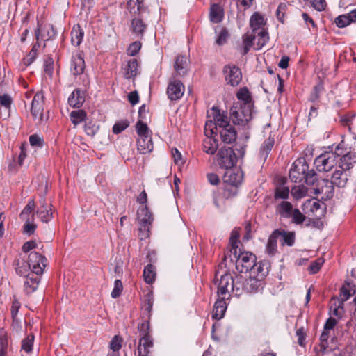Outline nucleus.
Instances as JSON below:
<instances>
[{
  "label": "nucleus",
  "instance_id": "8fccbe9b",
  "mask_svg": "<svg viewBox=\"0 0 356 356\" xmlns=\"http://www.w3.org/2000/svg\"><path fill=\"white\" fill-rule=\"evenodd\" d=\"M328 338H329V332H327L326 330H323L320 337L319 346L317 348L323 353H325L327 351Z\"/></svg>",
  "mask_w": 356,
  "mask_h": 356
},
{
  "label": "nucleus",
  "instance_id": "20e7f679",
  "mask_svg": "<svg viewBox=\"0 0 356 356\" xmlns=\"http://www.w3.org/2000/svg\"><path fill=\"white\" fill-rule=\"evenodd\" d=\"M337 157H339L338 166L339 168L350 171L356 163V153L347 147L345 142L342 140L336 147Z\"/></svg>",
  "mask_w": 356,
  "mask_h": 356
},
{
  "label": "nucleus",
  "instance_id": "0eeeda50",
  "mask_svg": "<svg viewBox=\"0 0 356 356\" xmlns=\"http://www.w3.org/2000/svg\"><path fill=\"white\" fill-rule=\"evenodd\" d=\"M230 117L234 124L245 126L252 119L251 105L234 106L231 109Z\"/></svg>",
  "mask_w": 356,
  "mask_h": 356
},
{
  "label": "nucleus",
  "instance_id": "58836bf2",
  "mask_svg": "<svg viewBox=\"0 0 356 356\" xmlns=\"http://www.w3.org/2000/svg\"><path fill=\"white\" fill-rule=\"evenodd\" d=\"M37 213L38 214L41 220L44 222H49L52 218L51 208L50 206L43 202L42 207L38 210Z\"/></svg>",
  "mask_w": 356,
  "mask_h": 356
},
{
  "label": "nucleus",
  "instance_id": "412c9836",
  "mask_svg": "<svg viewBox=\"0 0 356 356\" xmlns=\"http://www.w3.org/2000/svg\"><path fill=\"white\" fill-rule=\"evenodd\" d=\"M85 61L80 54L73 55L70 64V72L74 76H81L85 69Z\"/></svg>",
  "mask_w": 356,
  "mask_h": 356
},
{
  "label": "nucleus",
  "instance_id": "3c124183",
  "mask_svg": "<svg viewBox=\"0 0 356 356\" xmlns=\"http://www.w3.org/2000/svg\"><path fill=\"white\" fill-rule=\"evenodd\" d=\"M307 189L303 186H295L291 188V195L296 200L302 198L306 195Z\"/></svg>",
  "mask_w": 356,
  "mask_h": 356
},
{
  "label": "nucleus",
  "instance_id": "6ab92c4d",
  "mask_svg": "<svg viewBox=\"0 0 356 356\" xmlns=\"http://www.w3.org/2000/svg\"><path fill=\"white\" fill-rule=\"evenodd\" d=\"M189 60L185 56H177L174 63L173 76H184L188 70Z\"/></svg>",
  "mask_w": 356,
  "mask_h": 356
},
{
  "label": "nucleus",
  "instance_id": "774afa93",
  "mask_svg": "<svg viewBox=\"0 0 356 356\" xmlns=\"http://www.w3.org/2000/svg\"><path fill=\"white\" fill-rule=\"evenodd\" d=\"M35 209V202L33 200H29L28 204L24 208L22 211L20 213V217L22 218H25V216L31 213Z\"/></svg>",
  "mask_w": 356,
  "mask_h": 356
},
{
  "label": "nucleus",
  "instance_id": "5fc2aeb1",
  "mask_svg": "<svg viewBox=\"0 0 356 356\" xmlns=\"http://www.w3.org/2000/svg\"><path fill=\"white\" fill-rule=\"evenodd\" d=\"M12 102L13 100L10 95L7 94L0 95V105L4 108L6 111H7L8 115H9V111Z\"/></svg>",
  "mask_w": 356,
  "mask_h": 356
},
{
  "label": "nucleus",
  "instance_id": "bf43d9fd",
  "mask_svg": "<svg viewBox=\"0 0 356 356\" xmlns=\"http://www.w3.org/2000/svg\"><path fill=\"white\" fill-rule=\"evenodd\" d=\"M29 143L31 146L35 147H42L44 143L43 138L36 134L30 136Z\"/></svg>",
  "mask_w": 356,
  "mask_h": 356
},
{
  "label": "nucleus",
  "instance_id": "393cba45",
  "mask_svg": "<svg viewBox=\"0 0 356 356\" xmlns=\"http://www.w3.org/2000/svg\"><path fill=\"white\" fill-rule=\"evenodd\" d=\"M153 143L151 136L138 137L137 140V149L140 154L149 153L153 149Z\"/></svg>",
  "mask_w": 356,
  "mask_h": 356
},
{
  "label": "nucleus",
  "instance_id": "c03bdc74",
  "mask_svg": "<svg viewBox=\"0 0 356 356\" xmlns=\"http://www.w3.org/2000/svg\"><path fill=\"white\" fill-rule=\"evenodd\" d=\"M351 291L350 284L343 285L339 293V307H343V302L349 299L351 296Z\"/></svg>",
  "mask_w": 356,
  "mask_h": 356
},
{
  "label": "nucleus",
  "instance_id": "338daca9",
  "mask_svg": "<svg viewBox=\"0 0 356 356\" xmlns=\"http://www.w3.org/2000/svg\"><path fill=\"white\" fill-rule=\"evenodd\" d=\"M21 307V304L17 300V299L14 297L12 305H11V316L14 321L17 319V316L19 312V309Z\"/></svg>",
  "mask_w": 356,
  "mask_h": 356
},
{
  "label": "nucleus",
  "instance_id": "2f4dec72",
  "mask_svg": "<svg viewBox=\"0 0 356 356\" xmlns=\"http://www.w3.org/2000/svg\"><path fill=\"white\" fill-rule=\"evenodd\" d=\"M19 258L15 261V272L20 276L26 277L29 273H31V269L26 259Z\"/></svg>",
  "mask_w": 356,
  "mask_h": 356
},
{
  "label": "nucleus",
  "instance_id": "f257e3e1",
  "mask_svg": "<svg viewBox=\"0 0 356 356\" xmlns=\"http://www.w3.org/2000/svg\"><path fill=\"white\" fill-rule=\"evenodd\" d=\"M213 122L210 120H207L204 126V133L215 135L219 132L221 139L224 143H232L236 139V131L233 125L229 123L228 118L220 111L213 106L211 108Z\"/></svg>",
  "mask_w": 356,
  "mask_h": 356
},
{
  "label": "nucleus",
  "instance_id": "4c0bfd02",
  "mask_svg": "<svg viewBox=\"0 0 356 356\" xmlns=\"http://www.w3.org/2000/svg\"><path fill=\"white\" fill-rule=\"evenodd\" d=\"M279 238L282 245H287L292 246L295 242V233L293 232H286L279 230Z\"/></svg>",
  "mask_w": 356,
  "mask_h": 356
},
{
  "label": "nucleus",
  "instance_id": "cd10ccee",
  "mask_svg": "<svg viewBox=\"0 0 356 356\" xmlns=\"http://www.w3.org/2000/svg\"><path fill=\"white\" fill-rule=\"evenodd\" d=\"M209 18L213 23H220L224 18V9L218 3H214L211 6L209 12Z\"/></svg>",
  "mask_w": 356,
  "mask_h": 356
},
{
  "label": "nucleus",
  "instance_id": "aec40b11",
  "mask_svg": "<svg viewBox=\"0 0 356 356\" xmlns=\"http://www.w3.org/2000/svg\"><path fill=\"white\" fill-rule=\"evenodd\" d=\"M40 275H35V273H29L25 277L24 282V291L27 294H31L35 292L40 282Z\"/></svg>",
  "mask_w": 356,
  "mask_h": 356
},
{
  "label": "nucleus",
  "instance_id": "9d476101",
  "mask_svg": "<svg viewBox=\"0 0 356 356\" xmlns=\"http://www.w3.org/2000/svg\"><path fill=\"white\" fill-rule=\"evenodd\" d=\"M26 259L31 269V273H35L38 275H41L43 273L47 261L44 256L37 252L32 251L28 254Z\"/></svg>",
  "mask_w": 356,
  "mask_h": 356
},
{
  "label": "nucleus",
  "instance_id": "9b49d317",
  "mask_svg": "<svg viewBox=\"0 0 356 356\" xmlns=\"http://www.w3.org/2000/svg\"><path fill=\"white\" fill-rule=\"evenodd\" d=\"M309 166L305 160H296L289 171V177L295 183L302 182L308 171Z\"/></svg>",
  "mask_w": 356,
  "mask_h": 356
},
{
  "label": "nucleus",
  "instance_id": "ea45409f",
  "mask_svg": "<svg viewBox=\"0 0 356 356\" xmlns=\"http://www.w3.org/2000/svg\"><path fill=\"white\" fill-rule=\"evenodd\" d=\"M269 37L266 30H261L256 33L255 49H261L268 41Z\"/></svg>",
  "mask_w": 356,
  "mask_h": 356
},
{
  "label": "nucleus",
  "instance_id": "f03ea898",
  "mask_svg": "<svg viewBox=\"0 0 356 356\" xmlns=\"http://www.w3.org/2000/svg\"><path fill=\"white\" fill-rule=\"evenodd\" d=\"M127 6L132 14L131 30L138 37H142L147 26L144 17L147 9L141 0H129Z\"/></svg>",
  "mask_w": 356,
  "mask_h": 356
},
{
  "label": "nucleus",
  "instance_id": "c85d7f7f",
  "mask_svg": "<svg viewBox=\"0 0 356 356\" xmlns=\"http://www.w3.org/2000/svg\"><path fill=\"white\" fill-rule=\"evenodd\" d=\"M261 285L259 278L250 275L249 278L244 279L243 289L246 293H255Z\"/></svg>",
  "mask_w": 356,
  "mask_h": 356
},
{
  "label": "nucleus",
  "instance_id": "0e129e2a",
  "mask_svg": "<svg viewBox=\"0 0 356 356\" xmlns=\"http://www.w3.org/2000/svg\"><path fill=\"white\" fill-rule=\"evenodd\" d=\"M84 130L87 135L93 136L98 131V126L92 122H88L86 123Z\"/></svg>",
  "mask_w": 356,
  "mask_h": 356
},
{
  "label": "nucleus",
  "instance_id": "6e6d98bb",
  "mask_svg": "<svg viewBox=\"0 0 356 356\" xmlns=\"http://www.w3.org/2000/svg\"><path fill=\"white\" fill-rule=\"evenodd\" d=\"M34 336L29 335L22 341V348L26 353L32 350L33 346Z\"/></svg>",
  "mask_w": 356,
  "mask_h": 356
},
{
  "label": "nucleus",
  "instance_id": "72a5a7b5",
  "mask_svg": "<svg viewBox=\"0 0 356 356\" xmlns=\"http://www.w3.org/2000/svg\"><path fill=\"white\" fill-rule=\"evenodd\" d=\"M275 144V138L271 135L269 136V137L264 140L263 144L261 145L260 147L259 151V156L260 158L266 161L269 153L272 150L273 147Z\"/></svg>",
  "mask_w": 356,
  "mask_h": 356
},
{
  "label": "nucleus",
  "instance_id": "6e6552de",
  "mask_svg": "<svg viewBox=\"0 0 356 356\" xmlns=\"http://www.w3.org/2000/svg\"><path fill=\"white\" fill-rule=\"evenodd\" d=\"M138 330L142 335L138 346V355L147 356L149 353V349L153 347V340L148 332L149 323L144 322L140 324Z\"/></svg>",
  "mask_w": 356,
  "mask_h": 356
},
{
  "label": "nucleus",
  "instance_id": "37998d69",
  "mask_svg": "<svg viewBox=\"0 0 356 356\" xmlns=\"http://www.w3.org/2000/svg\"><path fill=\"white\" fill-rule=\"evenodd\" d=\"M238 100L243 102V105H251L252 97L246 87L241 88L236 93Z\"/></svg>",
  "mask_w": 356,
  "mask_h": 356
},
{
  "label": "nucleus",
  "instance_id": "a18cd8bd",
  "mask_svg": "<svg viewBox=\"0 0 356 356\" xmlns=\"http://www.w3.org/2000/svg\"><path fill=\"white\" fill-rule=\"evenodd\" d=\"M154 266L152 264H148L145 267L143 270V277L146 283L151 284L155 279Z\"/></svg>",
  "mask_w": 356,
  "mask_h": 356
},
{
  "label": "nucleus",
  "instance_id": "ddd939ff",
  "mask_svg": "<svg viewBox=\"0 0 356 356\" xmlns=\"http://www.w3.org/2000/svg\"><path fill=\"white\" fill-rule=\"evenodd\" d=\"M217 275L216 277H217ZM234 277L229 273H225L220 275V279L218 280L216 278V283L218 285V295L219 297H223L227 296V298L230 296L232 293V285Z\"/></svg>",
  "mask_w": 356,
  "mask_h": 356
},
{
  "label": "nucleus",
  "instance_id": "e2e57ef3",
  "mask_svg": "<svg viewBox=\"0 0 356 356\" xmlns=\"http://www.w3.org/2000/svg\"><path fill=\"white\" fill-rule=\"evenodd\" d=\"M309 2L311 6L318 11H322L325 9V0H309Z\"/></svg>",
  "mask_w": 356,
  "mask_h": 356
},
{
  "label": "nucleus",
  "instance_id": "f704fd0d",
  "mask_svg": "<svg viewBox=\"0 0 356 356\" xmlns=\"http://www.w3.org/2000/svg\"><path fill=\"white\" fill-rule=\"evenodd\" d=\"M83 35L84 31L83 29L81 28L80 25H74L71 31L72 44L75 47L79 46L82 42Z\"/></svg>",
  "mask_w": 356,
  "mask_h": 356
},
{
  "label": "nucleus",
  "instance_id": "423d86ee",
  "mask_svg": "<svg viewBox=\"0 0 356 356\" xmlns=\"http://www.w3.org/2000/svg\"><path fill=\"white\" fill-rule=\"evenodd\" d=\"M337 157L336 149L334 152H325L315 159L314 165L319 172H330L337 165Z\"/></svg>",
  "mask_w": 356,
  "mask_h": 356
},
{
  "label": "nucleus",
  "instance_id": "864d4df0",
  "mask_svg": "<svg viewBox=\"0 0 356 356\" xmlns=\"http://www.w3.org/2000/svg\"><path fill=\"white\" fill-rule=\"evenodd\" d=\"M289 195V188L286 186H280L276 188L275 193V199H287Z\"/></svg>",
  "mask_w": 356,
  "mask_h": 356
},
{
  "label": "nucleus",
  "instance_id": "b1692460",
  "mask_svg": "<svg viewBox=\"0 0 356 356\" xmlns=\"http://www.w3.org/2000/svg\"><path fill=\"white\" fill-rule=\"evenodd\" d=\"M225 299L226 298L225 296L219 297V298L216 301L212 313L213 318L220 320L223 318L227 310Z\"/></svg>",
  "mask_w": 356,
  "mask_h": 356
},
{
  "label": "nucleus",
  "instance_id": "7c9ffc66",
  "mask_svg": "<svg viewBox=\"0 0 356 356\" xmlns=\"http://www.w3.org/2000/svg\"><path fill=\"white\" fill-rule=\"evenodd\" d=\"M210 131H209V134H206V138L203 140V149L208 154H213L217 149H218V141L213 138V135L209 134Z\"/></svg>",
  "mask_w": 356,
  "mask_h": 356
},
{
  "label": "nucleus",
  "instance_id": "dca6fc26",
  "mask_svg": "<svg viewBox=\"0 0 356 356\" xmlns=\"http://www.w3.org/2000/svg\"><path fill=\"white\" fill-rule=\"evenodd\" d=\"M175 78V76H172L170 79L167 88V95L170 100L179 99L183 96L185 90L184 84Z\"/></svg>",
  "mask_w": 356,
  "mask_h": 356
},
{
  "label": "nucleus",
  "instance_id": "39448f33",
  "mask_svg": "<svg viewBox=\"0 0 356 356\" xmlns=\"http://www.w3.org/2000/svg\"><path fill=\"white\" fill-rule=\"evenodd\" d=\"M276 212L283 218H291V222L296 225L302 224L305 216L298 209L293 208L291 202L282 201L276 207Z\"/></svg>",
  "mask_w": 356,
  "mask_h": 356
},
{
  "label": "nucleus",
  "instance_id": "4be33fe9",
  "mask_svg": "<svg viewBox=\"0 0 356 356\" xmlns=\"http://www.w3.org/2000/svg\"><path fill=\"white\" fill-rule=\"evenodd\" d=\"M334 23L339 28H345L353 23H356V8L347 14L339 15L335 18Z\"/></svg>",
  "mask_w": 356,
  "mask_h": 356
},
{
  "label": "nucleus",
  "instance_id": "2eb2a0df",
  "mask_svg": "<svg viewBox=\"0 0 356 356\" xmlns=\"http://www.w3.org/2000/svg\"><path fill=\"white\" fill-rule=\"evenodd\" d=\"M44 95L42 92H38L31 102V113L35 120L39 122L43 121Z\"/></svg>",
  "mask_w": 356,
  "mask_h": 356
},
{
  "label": "nucleus",
  "instance_id": "bb28decb",
  "mask_svg": "<svg viewBox=\"0 0 356 356\" xmlns=\"http://www.w3.org/2000/svg\"><path fill=\"white\" fill-rule=\"evenodd\" d=\"M138 70V63L135 58L130 59L123 67V73L124 78L129 79L134 78Z\"/></svg>",
  "mask_w": 356,
  "mask_h": 356
},
{
  "label": "nucleus",
  "instance_id": "5701e85b",
  "mask_svg": "<svg viewBox=\"0 0 356 356\" xmlns=\"http://www.w3.org/2000/svg\"><path fill=\"white\" fill-rule=\"evenodd\" d=\"M55 36V31L51 24H45L44 26L39 25L35 31V37L38 40L44 41L49 40Z\"/></svg>",
  "mask_w": 356,
  "mask_h": 356
},
{
  "label": "nucleus",
  "instance_id": "79ce46f5",
  "mask_svg": "<svg viewBox=\"0 0 356 356\" xmlns=\"http://www.w3.org/2000/svg\"><path fill=\"white\" fill-rule=\"evenodd\" d=\"M70 120L74 126L86 120V113L83 110H76L70 113Z\"/></svg>",
  "mask_w": 356,
  "mask_h": 356
},
{
  "label": "nucleus",
  "instance_id": "4d7b16f0",
  "mask_svg": "<svg viewBox=\"0 0 356 356\" xmlns=\"http://www.w3.org/2000/svg\"><path fill=\"white\" fill-rule=\"evenodd\" d=\"M250 275L255 277L257 278H259V280L264 276V273H263V268L261 264H256L254 262V268L252 270H250Z\"/></svg>",
  "mask_w": 356,
  "mask_h": 356
},
{
  "label": "nucleus",
  "instance_id": "a211bd4d",
  "mask_svg": "<svg viewBox=\"0 0 356 356\" xmlns=\"http://www.w3.org/2000/svg\"><path fill=\"white\" fill-rule=\"evenodd\" d=\"M243 179V172L239 168H231L226 170L223 176L225 183L232 186H238Z\"/></svg>",
  "mask_w": 356,
  "mask_h": 356
},
{
  "label": "nucleus",
  "instance_id": "c9c22d12",
  "mask_svg": "<svg viewBox=\"0 0 356 356\" xmlns=\"http://www.w3.org/2000/svg\"><path fill=\"white\" fill-rule=\"evenodd\" d=\"M354 294L355 298L353 300L355 304V309L352 318L347 322L346 327H348V332L351 339L355 341L356 346V289L354 291Z\"/></svg>",
  "mask_w": 356,
  "mask_h": 356
},
{
  "label": "nucleus",
  "instance_id": "4468645a",
  "mask_svg": "<svg viewBox=\"0 0 356 356\" xmlns=\"http://www.w3.org/2000/svg\"><path fill=\"white\" fill-rule=\"evenodd\" d=\"M225 79L227 84L234 87L238 86L242 79V73L239 67L234 65H225L223 68Z\"/></svg>",
  "mask_w": 356,
  "mask_h": 356
},
{
  "label": "nucleus",
  "instance_id": "680f3d73",
  "mask_svg": "<svg viewBox=\"0 0 356 356\" xmlns=\"http://www.w3.org/2000/svg\"><path fill=\"white\" fill-rule=\"evenodd\" d=\"M129 126V122L127 120H121L117 122L113 127V131L114 134H120L122 131H124Z\"/></svg>",
  "mask_w": 356,
  "mask_h": 356
},
{
  "label": "nucleus",
  "instance_id": "7ed1b4c3",
  "mask_svg": "<svg viewBox=\"0 0 356 356\" xmlns=\"http://www.w3.org/2000/svg\"><path fill=\"white\" fill-rule=\"evenodd\" d=\"M334 169V170L330 177V182H329L328 180H322L321 182L325 185V187L321 186V187L314 188L316 194L323 193L332 194L333 191L332 185L341 188H343L346 185L350 175V171L339 168L338 165H337ZM328 195H327V196Z\"/></svg>",
  "mask_w": 356,
  "mask_h": 356
},
{
  "label": "nucleus",
  "instance_id": "a19ab883",
  "mask_svg": "<svg viewBox=\"0 0 356 356\" xmlns=\"http://www.w3.org/2000/svg\"><path fill=\"white\" fill-rule=\"evenodd\" d=\"M256 34L246 33L243 37V54H246L252 46L255 47Z\"/></svg>",
  "mask_w": 356,
  "mask_h": 356
},
{
  "label": "nucleus",
  "instance_id": "f3484780",
  "mask_svg": "<svg viewBox=\"0 0 356 356\" xmlns=\"http://www.w3.org/2000/svg\"><path fill=\"white\" fill-rule=\"evenodd\" d=\"M138 220L140 225L139 231L149 232L150 225L153 221V217L148 208L146 206H143L138 209Z\"/></svg>",
  "mask_w": 356,
  "mask_h": 356
},
{
  "label": "nucleus",
  "instance_id": "1a4fd4ad",
  "mask_svg": "<svg viewBox=\"0 0 356 356\" xmlns=\"http://www.w3.org/2000/svg\"><path fill=\"white\" fill-rule=\"evenodd\" d=\"M217 162L221 168H233L237 161V157L231 147H222L217 154Z\"/></svg>",
  "mask_w": 356,
  "mask_h": 356
},
{
  "label": "nucleus",
  "instance_id": "de8ad7c7",
  "mask_svg": "<svg viewBox=\"0 0 356 356\" xmlns=\"http://www.w3.org/2000/svg\"><path fill=\"white\" fill-rule=\"evenodd\" d=\"M239 236V230L237 228H234L231 232V236L229 238V243L232 246L231 251L233 252L234 254H237V248Z\"/></svg>",
  "mask_w": 356,
  "mask_h": 356
},
{
  "label": "nucleus",
  "instance_id": "603ef678",
  "mask_svg": "<svg viewBox=\"0 0 356 356\" xmlns=\"http://www.w3.org/2000/svg\"><path fill=\"white\" fill-rule=\"evenodd\" d=\"M229 32L226 28H222L216 39V44L221 46L225 44L229 38Z\"/></svg>",
  "mask_w": 356,
  "mask_h": 356
},
{
  "label": "nucleus",
  "instance_id": "49530a36",
  "mask_svg": "<svg viewBox=\"0 0 356 356\" xmlns=\"http://www.w3.org/2000/svg\"><path fill=\"white\" fill-rule=\"evenodd\" d=\"M122 339L118 336H115L110 342V348L113 350V353L108 354V356H118V351L122 347Z\"/></svg>",
  "mask_w": 356,
  "mask_h": 356
},
{
  "label": "nucleus",
  "instance_id": "f8f14e48",
  "mask_svg": "<svg viewBox=\"0 0 356 356\" xmlns=\"http://www.w3.org/2000/svg\"><path fill=\"white\" fill-rule=\"evenodd\" d=\"M235 257H236V254H235ZM255 261L256 257L254 254L248 252H241L237 257L236 266L241 273L248 272L254 268Z\"/></svg>",
  "mask_w": 356,
  "mask_h": 356
},
{
  "label": "nucleus",
  "instance_id": "c756f323",
  "mask_svg": "<svg viewBox=\"0 0 356 356\" xmlns=\"http://www.w3.org/2000/svg\"><path fill=\"white\" fill-rule=\"evenodd\" d=\"M84 101L85 96L79 89L74 90L68 98L70 106L74 108L81 107Z\"/></svg>",
  "mask_w": 356,
  "mask_h": 356
},
{
  "label": "nucleus",
  "instance_id": "052dcab7",
  "mask_svg": "<svg viewBox=\"0 0 356 356\" xmlns=\"http://www.w3.org/2000/svg\"><path fill=\"white\" fill-rule=\"evenodd\" d=\"M122 289H123V286H122V283L121 280H116L114 282V287L111 292V297L113 298H118L122 291Z\"/></svg>",
  "mask_w": 356,
  "mask_h": 356
},
{
  "label": "nucleus",
  "instance_id": "e433bc0d",
  "mask_svg": "<svg viewBox=\"0 0 356 356\" xmlns=\"http://www.w3.org/2000/svg\"><path fill=\"white\" fill-rule=\"evenodd\" d=\"M244 278L242 275H236L233 279L232 285V293L236 296H240L244 291L243 289Z\"/></svg>",
  "mask_w": 356,
  "mask_h": 356
},
{
  "label": "nucleus",
  "instance_id": "09e8293b",
  "mask_svg": "<svg viewBox=\"0 0 356 356\" xmlns=\"http://www.w3.org/2000/svg\"><path fill=\"white\" fill-rule=\"evenodd\" d=\"M136 130L138 137H144L150 136L149 130L146 122L141 121V120H138L136 124Z\"/></svg>",
  "mask_w": 356,
  "mask_h": 356
},
{
  "label": "nucleus",
  "instance_id": "69168bd1",
  "mask_svg": "<svg viewBox=\"0 0 356 356\" xmlns=\"http://www.w3.org/2000/svg\"><path fill=\"white\" fill-rule=\"evenodd\" d=\"M323 264V260L321 258H319V259H316V261L312 262V264H310V266L309 267V272L312 274L316 273L317 272H318V270L321 268Z\"/></svg>",
  "mask_w": 356,
  "mask_h": 356
},
{
  "label": "nucleus",
  "instance_id": "a878e982",
  "mask_svg": "<svg viewBox=\"0 0 356 356\" xmlns=\"http://www.w3.org/2000/svg\"><path fill=\"white\" fill-rule=\"evenodd\" d=\"M266 24L264 17L259 13H254L250 17V24L253 33H257V31L264 29Z\"/></svg>",
  "mask_w": 356,
  "mask_h": 356
},
{
  "label": "nucleus",
  "instance_id": "473e14b6",
  "mask_svg": "<svg viewBox=\"0 0 356 356\" xmlns=\"http://www.w3.org/2000/svg\"><path fill=\"white\" fill-rule=\"evenodd\" d=\"M279 230H275L269 236L266 247V252L269 255L273 256L277 252V240L279 239Z\"/></svg>",
  "mask_w": 356,
  "mask_h": 356
},
{
  "label": "nucleus",
  "instance_id": "13d9d810",
  "mask_svg": "<svg viewBox=\"0 0 356 356\" xmlns=\"http://www.w3.org/2000/svg\"><path fill=\"white\" fill-rule=\"evenodd\" d=\"M307 185H314L317 181V175L314 170H309L305 173V177L303 179Z\"/></svg>",
  "mask_w": 356,
  "mask_h": 356
}]
</instances>
